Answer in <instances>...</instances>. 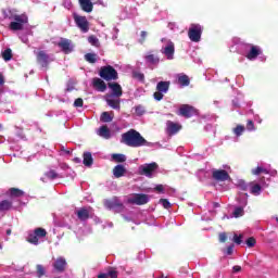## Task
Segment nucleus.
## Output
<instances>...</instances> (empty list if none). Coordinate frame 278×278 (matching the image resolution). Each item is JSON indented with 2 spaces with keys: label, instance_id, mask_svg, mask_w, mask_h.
<instances>
[{
  "label": "nucleus",
  "instance_id": "19",
  "mask_svg": "<svg viewBox=\"0 0 278 278\" xmlns=\"http://www.w3.org/2000/svg\"><path fill=\"white\" fill-rule=\"evenodd\" d=\"M180 129L181 125L174 122H167V134L170 136H174V134H177Z\"/></svg>",
  "mask_w": 278,
  "mask_h": 278
},
{
  "label": "nucleus",
  "instance_id": "5",
  "mask_svg": "<svg viewBox=\"0 0 278 278\" xmlns=\"http://www.w3.org/2000/svg\"><path fill=\"white\" fill-rule=\"evenodd\" d=\"M201 34H203V28L199 24H191L188 36L191 42H200L201 41Z\"/></svg>",
  "mask_w": 278,
  "mask_h": 278
},
{
  "label": "nucleus",
  "instance_id": "58",
  "mask_svg": "<svg viewBox=\"0 0 278 278\" xmlns=\"http://www.w3.org/2000/svg\"><path fill=\"white\" fill-rule=\"evenodd\" d=\"M23 40V42H27V38H25V39H22Z\"/></svg>",
  "mask_w": 278,
  "mask_h": 278
},
{
  "label": "nucleus",
  "instance_id": "1",
  "mask_svg": "<svg viewBox=\"0 0 278 278\" xmlns=\"http://www.w3.org/2000/svg\"><path fill=\"white\" fill-rule=\"evenodd\" d=\"M122 142L127 147L138 149L140 147H151V143L140 135L137 130L130 129L122 135Z\"/></svg>",
  "mask_w": 278,
  "mask_h": 278
},
{
  "label": "nucleus",
  "instance_id": "56",
  "mask_svg": "<svg viewBox=\"0 0 278 278\" xmlns=\"http://www.w3.org/2000/svg\"><path fill=\"white\" fill-rule=\"evenodd\" d=\"M4 80H3V75L0 74V86L3 85Z\"/></svg>",
  "mask_w": 278,
  "mask_h": 278
},
{
  "label": "nucleus",
  "instance_id": "47",
  "mask_svg": "<svg viewBox=\"0 0 278 278\" xmlns=\"http://www.w3.org/2000/svg\"><path fill=\"white\" fill-rule=\"evenodd\" d=\"M75 108H81L84 105V100L81 98H78L74 102Z\"/></svg>",
  "mask_w": 278,
  "mask_h": 278
},
{
  "label": "nucleus",
  "instance_id": "11",
  "mask_svg": "<svg viewBox=\"0 0 278 278\" xmlns=\"http://www.w3.org/2000/svg\"><path fill=\"white\" fill-rule=\"evenodd\" d=\"M180 116H185V118H190L197 114V109L194 106H190L188 104H182L178 111Z\"/></svg>",
  "mask_w": 278,
  "mask_h": 278
},
{
  "label": "nucleus",
  "instance_id": "2",
  "mask_svg": "<svg viewBox=\"0 0 278 278\" xmlns=\"http://www.w3.org/2000/svg\"><path fill=\"white\" fill-rule=\"evenodd\" d=\"M111 93L105 96V101L113 110H121V97H123V87L118 83H109Z\"/></svg>",
  "mask_w": 278,
  "mask_h": 278
},
{
  "label": "nucleus",
  "instance_id": "55",
  "mask_svg": "<svg viewBox=\"0 0 278 278\" xmlns=\"http://www.w3.org/2000/svg\"><path fill=\"white\" fill-rule=\"evenodd\" d=\"M98 278H108V275H105V273H103V274H100V275L98 276Z\"/></svg>",
  "mask_w": 278,
  "mask_h": 278
},
{
  "label": "nucleus",
  "instance_id": "60",
  "mask_svg": "<svg viewBox=\"0 0 278 278\" xmlns=\"http://www.w3.org/2000/svg\"><path fill=\"white\" fill-rule=\"evenodd\" d=\"M0 249H3V247L0 244Z\"/></svg>",
  "mask_w": 278,
  "mask_h": 278
},
{
  "label": "nucleus",
  "instance_id": "48",
  "mask_svg": "<svg viewBox=\"0 0 278 278\" xmlns=\"http://www.w3.org/2000/svg\"><path fill=\"white\" fill-rule=\"evenodd\" d=\"M247 129H248L249 131H254L255 125L253 124V121H248Z\"/></svg>",
  "mask_w": 278,
  "mask_h": 278
},
{
  "label": "nucleus",
  "instance_id": "52",
  "mask_svg": "<svg viewBox=\"0 0 278 278\" xmlns=\"http://www.w3.org/2000/svg\"><path fill=\"white\" fill-rule=\"evenodd\" d=\"M239 186L241 187V190H248L249 188V185L244 184V181H241Z\"/></svg>",
  "mask_w": 278,
  "mask_h": 278
},
{
  "label": "nucleus",
  "instance_id": "16",
  "mask_svg": "<svg viewBox=\"0 0 278 278\" xmlns=\"http://www.w3.org/2000/svg\"><path fill=\"white\" fill-rule=\"evenodd\" d=\"M105 207L109 210H116V207H123V203L118 198H113L112 200H106L104 202Z\"/></svg>",
  "mask_w": 278,
  "mask_h": 278
},
{
  "label": "nucleus",
  "instance_id": "30",
  "mask_svg": "<svg viewBox=\"0 0 278 278\" xmlns=\"http://www.w3.org/2000/svg\"><path fill=\"white\" fill-rule=\"evenodd\" d=\"M12 207V202L4 200L0 203V211L1 212H7L8 210H10Z\"/></svg>",
  "mask_w": 278,
  "mask_h": 278
},
{
  "label": "nucleus",
  "instance_id": "41",
  "mask_svg": "<svg viewBox=\"0 0 278 278\" xmlns=\"http://www.w3.org/2000/svg\"><path fill=\"white\" fill-rule=\"evenodd\" d=\"M46 177H48V179H58V173H55V170H50L46 173Z\"/></svg>",
  "mask_w": 278,
  "mask_h": 278
},
{
  "label": "nucleus",
  "instance_id": "32",
  "mask_svg": "<svg viewBox=\"0 0 278 278\" xmlns=\"http://www.w3.org/2000/svg\"><path fill=\"white\" fill-rule=\"evenodd\" d=\"M112 160L114 162H127V156L125 154H112Z\"/></svg>",
  "mask_w": 278,
  "mask_h": 278
},
{
  "label": "nucleus",
  "instance_id": "9",
  "mask_svg": "<svg viewBox=\"0 0 278 278\" xmlns=\"http://www.w3.org/2000/svg\"><path fill=\"white\" fill-rule=\"evenodd\" d=\"M74 21L77 25V27L84 33L87 34V31L90 29V24L88 23V18L86 16H80L75 14Z\"/></svg>",
  "mask_w": 278,
  "mask_h": 278
},
{
  "label": "nucleus",
  "instance_id": "44",
  "mask_svg": "<svg viewBox=\"0 0 278 278\" xmlns=\"http://www.w3.org/2000/svg\"><path fill=\"white\" fill-rule=\"evenodd\" d=\"M245 244L251 249L253 247H255V239L253 237L249 238L247 241H245Z\"/></svg>",
  "mask_w": 278,
  "mask_h": 278
},
{
  "label": "nucleus",
  "instance_id": "39",
  "mask_svg": "<svg viewBox=\"0 0 278 278\" xmlns=\"http://www.w3.org/2000/svg\"><path fill=\"white\" fill-rule=\"evenodd\" d=\"M260 173L268 174V172L266 170V168L261 167V166H258V167L255 168V169H252V174H253V175H260Z\"/></svg>",
  "mask_w": 278,
  "mask_h": 278
},
{
  "label": "nucleus",
  "instance_id": "57",
  "mask_svg": "<svg viewBox=\"0 0 278 278\" xmlns=\"http://www.w3.org/2000/svg\"><path fill=\"white\" fill-rule=\"evenodd\" d=\"M7 233L8 236H10L12 233V230H8Z\"/></svg>",
  "mask_w": 278,
  "mask_h": 278
},
{
  "label": "nucleus",
  "instance_id": "20",
  "mask_svg": "<svg viewBox=\"0 0 278 278\" xmlns=\"http://www.w3.org/2000/svg\"><path fill=\"white\" fill-rule=\"evenodd\" d=\"M125 173H127V169L123 165H116L113 168V175L116 177V179H119V177H124Z\"/></svg>",
  "mask_w": 278,
  "mask_h": 278
},
{
  "label": "nucleus",
  "instance_id": "29",
  "mask_svg": "<svg viewBox=\"0 0 278 278\" xmlns=\"http://www.w3.org/2000/svg\"><path fill=\"white\" fill-rule=\"evenodd\" d=\"M146 62L147 64L153 65V64H157L160 62V59H157V56L153 54H148L146 55Z\"/></svg>",
  "mask_w": 278,
  "mask_h": 278
},
{
  "label": "nucleus",
  "instance_id": "46",
  "mask_svg": "<svg viewBox=\"0 0 278 278\" xmlns=\"http://www.w3.org/2000/svg\"><path fill=\"white\" fill-rule=\"evenodd\" d=\"M160 203L163 205V207H165V210H168V207H170V202H168V200L166 199H161Z\"/></svg>",
  "mask_w": 278,
  "mask_h": 278
},
{
  "label": "nucleus",
  "instance_id": "24",
  "mask_svg": "<svg viewBox=\"0 0 278 278\" xmlns=\"http://www.w3.org/2000/svg\"><path fill=\"white\" fill-rule=\"evenodd\" d=\"M80 8L84 12H92V1L90 0H79Z\"/></svg>",
  "mask_w": 278,
  "mask_h": 278
},
{
  "label": "nucleus",
  "instance_id": "36",
  "mask_svg": "<svg viewBox=\"0 0 278 278\" xmlns=\"http://www.w3.org/2000/svg\"><path fill=\"white\" fill-rule=\"evenodd\" d=\"M146 110L142 105L135 106V114L136 116H142L144 114Z\"/></svg>",
  "mask_w": 278,
  "mask_h": 278
},
{
  "label": "nucleus",
  "instance_id": "26",
  "mask_svg": "<svg viewBox=\"0 0 278 278\" xmlns=\"http://www.w3.org/2000/svg\"><path fill=\"white\" fill-rule=\"evenodd\" d=\"M249 187H250V192L252 194H255V197H257V194L262 192V186H260L258 184L251 182Z\"/></svg>",
  "mask_w": 278,
  "mask_h": 278
},
{
  "label": "nucleus",
  "instance_id": "45",
  "mask_svg": "<svg viewBox=\"0 0 278 278\" xmlns=\"http://www.w3.org/2000/svg\"><path fill=\"white\" fill-rule=\"evenodd\" d=\"M37 275L38 277H42V275H45V267L42 265H37Z\"/></svg>",
  "mask_w": 278,
  "mask_h": 278
},
{
  "label": "nucleus",
  "instance_id": "17",
  "mask_svg": "<svg viewBox=\"0 0 278 278\" xmlns=\"http://www.w3.org/2000/svg\"><path fill=\"white\" fill-rule=\"evenodd\" d=\"M54 269L58 273H64L65 268H66V260L64 257H59L56 258V261L53 264Z\"/></svg>",
  "mask_w": 278,
  "mask_h": 278
},
{
  "label": "nucleus",
  "instance_id": "33",
  "mask_svg": "<svg viewBox=\"0 0 278 278\" xmlns=\"http://www.w3.org/2000/svg\"><path fill=\"white\" fill-rule=\"evenodd\" d=\"M2 58L5 62H10V60H12V50L11 49H7L2 52Z\"/></svg>",
  "mask_w": 278,
  "mask_h": 278
},
{
  "label": "nucleus",
  "instance_id": "4",
  "mask_svg": "<svg viewBox=\"0 0 278 278\" xmlns=\"http://www.w3.org/2000/svg\"><path fill=\"white\" fill-rule=\"evenodd\" d=\"M100 77H102V79H105V81L116 80L118 79V72H116V70H114V67L110 65L104 66L100 71Z\"/></svg>",
  "mask_w": 278,
  "mask_h": 278
},
{
  "label": "nucleus",
  "instance_id": "34",
  "mask_svg": "<svg viewBox=\"0 0 278 278\" xmlns=\"http://www.w3.org/2000/svg\"><path fill=\"white\" fill-rule=\"evenodd\" d=\"M232 214L235 218H240V216H244V208L238 206L235 208Z\"/></svg>",
  "mask_w": 278,
  "mask_h": 278
},
{
  "label": "nucleus",
  "instance_id": "43",
  "mask_svg": "<svg viewBox=\"0 0 278 278\" xmlns=\"http://www.w3.org/2000/svg\"><path fill=\"white\" fill-rule=\"evenodd\" d=\"M232 240L236 244H242V235L238 236L237 233H235Z\"/></svg>",
  "mask_w": 278,
  "mask_h": 278
},
{
  "label": "nucleus",
  "instance_id": "13",
  "mask_svg": "<svg viewBox=\"0 0 278 278\" xmlns=\"http://www.w3.org/2000/svg\"><path fill=\"white\" fill-rule=\"evenodd\" d=\"M34 53L35 55H37V62L41 64V66H47L51 62V59L49 58V54H47V52L42 50L39 52H36L35 50Z\"/></svg>",
  "mask_w": 278,
  "mask_h": 278
},
{
  "label": "nucleus",
  "instance_id": "51",
  "mask_svg": "<svg viewBox=\"0 0 278 278\" xmlns=\"http://www.w3.org/2000/svg\"><path fill=\"white\" fill-rule=\"evenodd\" d=\"M226 253H227L228 255H231V254L233 253V244H231V245H229V247L227 248Z\"/></svg>",
  "mask_w": 278,
  "mask_h": 278
},
{
  "label": "nucleus",
  "instance_id": "49",
  "mask_svg": "<svg viewBox=\"0 0 278 278\" xmlns=\"http://www.w3.org/2000/svg\"><path fill=\"white\" fill-rule=\"evenodd\" d=\"M227 241V233L220 232L219 233V242H226Z\"/></svg>",
  "mask_w": 278,
  "mask_h": 278
},
{
  "label": "nucleus",
  "instance_id": "3",
  "mask_svg": "<svg viewBox=\"0 0 278 278\" xmlns=\"http://www.w3.org/2000/svg\"><path fill=\"white\" fill-rule=\"evenodd\" d=\"M46 237H47V230H45V228H36L34 232H30L28 235L27 242H29L30 244L38 245L41 238H46Z\"/></svg>",
  "mask_w": 278,
  "mask_h": 278
},
{
  "label": "nucleus",
  "instance_id": "18",
  "mask_svg": "<svg viewBox=\"0 0 278 278\" xmlns=\"http://www.w3.org/2000/svg\"><path fill=\"white\" fill-rule=\"evenodd\" d=\"M93 88L98 90V92H105L108 86L105 85V81H103L101 78H94Z\"/></svg>",
  "mask_w": 278,
  "mask_h": 278
},
{
  "label": "nucleus",
  "instance_id": "25",
  "mask_svg": "<svg viewBox=\"0 0 278 278\" xmlns=\"http://www.w3.org/2000/svg\"><path fill=\"white\" fill-rule=\"evenodd\" d=\"M77 216H78L79 220H88V218H90V210L80 208L77 211Z\"/></svg>",
  "mask_w": 278,
  "mask_h": 278
},
{
  "label": "nucleus",
  "instance_id": "31",
  "mask_svg": "<svg viewBox=\"0 0 278 278\" xmlns=\"http://www.w3.org/2000/svg\"><path fill=\"white\" fill-rule=\"evenodd\" d=\"M97 54H94V53H87L86 55H85V60L87 61V62H89L90 64H94V62H97Z\"/></svg>",
  "mask_w": 278,
  "mask_h": 278
},
{
  "label": "nucleus",
  "instance_id": "15",
  "mask_svg": "<svg viewBox=\"0 0 278 278\" xmlns=\"http://www.w3.org/2000/svg\"><path fill=\"white\" fill-rule=\"evenodd\" d=\"M97 134L100 136V138H104V140H110V138H112V131L106 125L101 126L97 130Z\"/></svg>",
  "mask_w": 278,
  "mask_h": 278
},
{
  "label": "nucleus",
  "instance_id": "12",
  "mask_svg": "<svg viewBox=\"0 0 278 278\" xmlns=\"http://www.w3.org/2000/svg\"><path fill=\"white\" fill-rule=\"evenodd\" d=\"M58 47H60V49H62L63 53H72L73 52V42L68 39L62 38L58 42Z\"/></svg>",
  "mask_w": 278,
  "mask_h": 278
},
{
  "label": "nucleus",
  "instance_id": "14",
  "mask_svg": "<svg viewBox=\"0 0 278 278\" xmlns=\"http://www.w3.org/2000/svg\"><path fill=\"white\" fill-rule=\"evenodd\" d=\"M213 178H215L216 181H227L229 174L225 169H215L213 170Z\"/></svg>",
  "mask_w": 278,
  "mask_h": 278
},
{
  "label": "nucleus",
  "instance_id": "7",
  "mask_svg": "<svg viewBox=\"0 0 278 278\" xmlns=\"http://www.w3.org/2000/svg\"><path fill=\"white\" fill-rule=\"evenodd\" d=\"M127 201L128 203H132V205H146V203H149V195L134 193L128 197Z\"/></svg>",
  "mask_w": 278,
  "mask_h": 278
},
{
  "label": "nucleus",
  "instance_id": "23",
  "mask_svg": "<svg viewBox=\"0 0 278 278\" xmlns=\"http://www.w3.org/2000/svg\"><path fill=\"white\" fill-rule=\"evenodd\" d=\"M102 123H112L114 121V112H103L100 116Z\"/></svg>",
  "mask_w": 278,
  "mask_h": 278
},
{
  "label": "nucleus",
  "instance_id": "38",
  "mask_svg": "<svg viewBox=\"0 0 278 278\" xmlns=\"http://www.w3.org/2000/svg\"><path fill=\"white\" fill-rule=\"evenodd\" d=\"M244 132V126L239 125L233 129V134H236L237 136H242V134Z\"/></svg>",
  "mask_w": 278,
  "mask_h": 278
},
{
  "label": "nucleus",
  "instance_id": "59",
  "mask_svg": "<svg viewBox=\"0 0 278 278\" xmlns=\"http://www.w3.org/2000/svg\"><path fill=\"white\" fill-rule=\"evenodd\" d=\"M161 278H168V277H166V276H162Z\"/></svg>",
  "mask_w": 278,
  "mask_h": 278
},
{
  "label": "nucleus",
  "instance_id": "50",
  "mask_svg": "<svg viewBox=\"0 0 278 278\" xmlns=\"http://www.w3.org/2000/svg\"><path fill=\"white\" fill-rule=\"evenodd\" d=\"M240 270H242V267L239 266V265H235V266L232 267V273H240Z\"/></svg>",
  "mask_w": 278,
  "mask_h": 278
},
{
  "label": "nucleus",
  "instance_id": "8",
  "mask_svg": "<svg viewBox=\"0 0 278 278\" xmlns=\"http://www.w3.org/2000/svg\"><path fill=\"white\" fill-rule=\"evenodd\" d=\"M157 170V163L143 164L139 166V174L146 177H153V174Z\"/></svg>",
  "mask_w": 278,
  "mask_h": 278
},
{
  "label": "nucleus",
  "instance_id": "37",
  "mask_svg": "<svg viewBox=\"0 0 278 278\" xmlns=\"http://www.w3.org/2000/svg\"><path fill=\"white\" fill-rule=\"evenodd\" d=\"M88 42H90L92 47H99V38H97L96 36H90L88 38Z\"/></svg>",
  "mask_w": 278,
  "mask_h": 278
},
{
  "label": "nucleus",
  "instance_id": "21",
  "mask_svg": "<svg viewBox=\"0 0 278 278\" xmlns=\"http://www.w3.org/2000/svg\"><path fill=\"white\" fill-rule=\"evenodd\" d=\"M169 88H170V81H160L156 85V90L159 92H163L164 94H166V92H168Z\"/></svg>",
  "mask_w": 278,
  "mask_h": 278
},
{
  "label": "nucleus",
  "instance_id": "42",
  "mask_svg": "<svg viewBox=\"0 0 278 278\" xmlns=\"http://www.w3.org/2000/svg\"><path fill=\"white\" fill-rule=\"evenodd\" d=\"M154 99L155 101H162L164 99V92L157 90L154 92Z\"/></svg>",
  "mask_w": 278,
  "mask_h": 278
},
{
  "label": "nucleus",
  "instance_id": "22",
  "mask_svg": "<svg viewBox=\"0 0 278 278\" xmlns=\"http://www.w3.org/2000/svg\"><path fill=\"white\" fill-rule=\"evenodd\" d=\"M262 51L260 48L252 46L250 52L247 54L248 60H255Z\"/></svg>",
  "mask_w": 278,
  "mask_h": 278
},
{
  "label": "nucleus",
  "instance_id": "10",
  "mask_svg": "<svg viewBox=\"0 0 278 278\" xmlns=\"http://www.w3.org/2000/svg\"><path fill=\"white\" fill-rule=\"evenodd\" d=\"M162 42H165V47L162 48V53L166 55L167 60H173V55H175V43L168 39H162Z\"/></svg>",
  "mask_w": 278,
  "mask_h": 278
},
{
  "label": "nucleus",
  "instance_id": "6",
  "mask_svg": "<svg viewBox=\"0 0 278 278\" xmlns=\"http://www.w3.org/2000/svg\"><path fill=\"white\" fill-rule=\"evenodd\" d=\"M15 22H11L10 24V29L13 31H21L23 29V25H26L28 22L27 15L22 14V15H15L14 16Z\"/></svg>",
  "mask_w": 278,
  "mask_h": 278
},
{
  "label": "nucleus",
  "instance_id": "28",
  "mask_svg": "<svg viewBox=\"0 0 278 278\" xmlns=\"http://www.w3.org/2000/svg\"><path fill=\"white\" fill-rule=\"evenodd\" d=\"M84 165L85 166H92V154L90 152L84 153Z\"/></svg>",
  "mask_w": 278,
  "mask_h": 278
},
{
  "label": "nucleus",
  "instance_id": "35",
  "mask_svg": "<svg viewBox=\"0 0 278 278\" xmlns=\"http://www.w3.org/2000/svg\"><path fill=\"white\" fill-rule=\"evenodd\" d=\"M108 278H118V271H116L114 268H110L106 273H104Z\"/></svg>",
  "mask_w": 278,
  "mask_h": 278
},
{
  "label": "nucleus",
  "instance_id": "54",
  "mask_svg": "<svg viewBox=\"0 0 278 278\" xmlns=\"http://www.w3.org/2000/svg\"><path fill=\"white\" fill-rule=\"evenodd\" d=\"M142 41L147 38V31H141Z\"/></svg>",
  "mask_w": 278,
  "mask_h": 278
},
{
  "label": "nucleus",
  "instance_id": "40",
  "mask_svg": "<svg viewBox=\"0 0 278 278\" xmlns=\"http://www.w3.org/2000/svg\"><path fill=\"white\" fill-rule=\"evenodd\" d=\"M10 193L12 197H23V191L15 188L10 189Z\"/></svg>",
  "mask_w": 278,
  "mask_h": 278
},
{
  "label": "nucleus",
  "instance_id": "27",
  "mask_svg": "<svg viewBox=\"0 0 278 278\" xmlns=\"http://www.w3.org/2000/svg\"><path fill=\"white\" fill-rule=\"evenodd\" d=\"M178 84L180 86H190V78L185 74L178 75Z\"/></svg>",
  "mask_w": 278,
  "mask_h": 278
},
{
  "label": "nucleus",
  "instance_id": "53",
  "mask_svg": "<svg viewBox=\"0 0 278 278\" xmlns=\"http://www.w3.org/2000/svg\"><path fill=\"white\" fill-rule=\"evenodd\" d=\"M155 190H156L157 192H164V186L157 185V186L155 187Z\"/></svg>",
  "mask_w": 278,
  "mask_h": 278
}]
</instances>
